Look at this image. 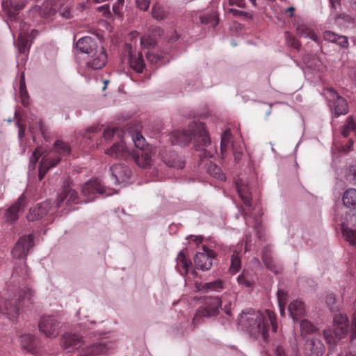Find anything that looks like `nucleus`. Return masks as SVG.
Wrapping results in <instances>:
<instances>
[{"label":"nucleus","instance_id":"1","mask_svg":"<svg viewBox=\"0 0 356 356\" xmlns=\"http://www.w3.org/2000/svg\"><path fill=\"white\" fill-rule=\"evenodd\" d=\"M240 323L255 339H261L266 341L268 331L271 326L274 332H277V324L274 312L266 309L264 312L254 309L243 311Z\"/></svg>","mask_w":356,"mask_h":356},{"label":"nucleus","instance_id":"2","mask_svg":"<svg viewBox=\"0 0 356 356\" xmlns=\"http://www.w3.org/2000/svg\"><path fill=\"white\" fill-rule=\"evenodd\" d=\"M170 138L172 144L183 146L187 145L194 138L196 149L200 152L198 156L202 162L204 159L213 157L216 152L208 149L211 146L210 137L204 124L200 122L191 124L187 130L173 132Z\"/></svg>","mask_w":356,"mask_h":356},{"label":"nucleus","instance_id":"3","mask_svg":"<svg viewBox=\"0 0 356 356\" xmlns=\"http://www.w3.org/2000/svg\"><path fill=\"white\" fill-rule=\"evenodd\" d=\"M132 140L138 149L129 152L125 147L124 142L120 141L106 150V154L115 159H133L141 168L148 167L152 161V154L149 149H144L145 145V138L138 131L132 135Z\"/></svg>","mask_w":356,"mask_h":356},{"label":"nucleus","instance_id":"4","mask_svg":"<svg viewBox=\"0 0 356 356\" xmlns=\"http://www.w3.org/2000/svg\"><path fill=\"white\" fill-rule=\"evenodd\" d=\"M34 291L29 286L20 287L18 294H5L0 297V313L10 321H15L20 313L25 300L31 303Z\"/></svg>","mask_w":356,"mask_h":356},{"label":"nucleus","instance_id":"5","mask_svg":"<svg viewBox=\"0 0 356 356\" xmlns=\"http://www.w3.org/2000/svg\"><path fill=\"white\" fill-rule=\"evenodd\" d=\"M71 149L67 143L60 140L56 141L54 145L53 150L42 156L39 168V179L42 180L47 172L56 165L62 156L69 155Z\"/></svg>","mask_w":356,"mask_h":356},{"label":"nucleus","instance_id":"6","mask_svg":"<svg viewBox=\"0 0 356 356\" xmlns=\"http://www.w3.org/2000/svg\"><path fill=\"white\" fill-rule=\"evenodd\" d=\"M222 302L218 297H207L204 299V305L200 307L196 312L193 319V324L200 323L203 317H211L216 316L219 312Z\"/></svg>","mask_w":356,"mask_h":356},{"label":"nucleus","instance_id":"7","mask_svg":"<svg viewBox=\"0 0 356 356\" xmlns=\"http://www.w3.org/2000/svg\"><path fill=\"white\" fill-rule=\"evenodd\" d=\"M29 0H3L2 8L6 12L11 24L10 29H17L15 24L18 23L19 12L27 4Z\"/></svg>","mask_w":356,"mask_h":356},{"label":"nucleus","instance_id":"8","mask_svg":"<svg viewBox=\"0 0 356 356\" xmlns=\"http://www.w3.org/2000/svg\"><path fill=\"white\" fill-rule=\"evenodd\" d=\"M26 24L20 23V33L17 40V48L19 54L22 56V60H25L31 44V38H34L38 33V31L32 29L29 33L25 28Z\"/></svg>","mask_w":356,"mask_h":356},{"label":"nucleus","instance_id":"9","mask_svg":"<svg viewBox=\"0 0 356 356\" xmlns=\"http://www.w3.org/2000/svg\"><path fill=\"white\" fill-rule=\"evenodd\" d=\"M60 322L52 315L43 316L39 322V329L47 337L54 338L59 334Z\"/></svg>","mask_w":356,"mask_h":356},{"label":"nucleus","instance_id":"10","mask_svg":"<svg viewBox=\"0 0 356 356\" xmlns=\"http://www.w3.org/2000/svg\"><path fill=\"white\" fill-rule=\"evenodd\" d=\"M216 253L213 250L202 245L201 251L197 252L194 257L195 265L197 269L203 271L209 270L213 265Z\"/></svg>","mask_w":356,"mask_h":356},{"label":"nucleus","instance_id":"11","mask_svg":"<svg viewBox=\"0 0 356 356\" xmlns=\"http://www.w3.org/2000/svg\"><path fill=\"white\" fill-rule=\"evenodd\" d=\"M33 246V236L32 234L21 237L13 249L12 254L17 259L25 258L30 249Z\"/></svg>","mask_w":356,"mask_h":356},{"label":"nucleus","instance_id":"12","mask_svg":"<svg viewBox=\"0 0 356 356\" xmlns=\"http://www.w3.org/2000/svg\"><path fill=\"white\" fill-rule=\"evenodd\" d=\"M104 192V186L98 179L87 181L82 188V195L86 198V202L92 201L97 194H103Z\"/></svg>","mask_w":356,"mask_h":356},{"label":"nucleus","instance_id":"13","mask_svg":"<svg viewBox=\"0 0 356 356\" xmlns=\"http://www.w3.org/2000/svg\"><path fill=\"white\" fill-rule=\"evenodd\" d=\"M113 348V343L107 341H102L97 344L82 348L77 356H99L108 353Z\"/></svg>","mask_w":356,"mask_h":356},{"label":"nucleus","instance_id":"14","mask_svg":"<svg viewBox=\"0 0 356 356\" xmlns=\"http://www.w3.org/2000/svg\"><path fill=\"white\" fill-rule=\"evenodd\" d=\"M324 351L325 346L321 339L316 337H311L307 339L304 348L306 356H321Z\"/></svg>","mask_w":356,"mask_h":356},{"label":"nucleus","instance_id":"15","mask_svg":"<svg viewBox=\"0 0 356 356\" xmlns=\"http://www.w3.org/2000/svg\"><path fill=\"white\" fill-rule=\"evenodd\" d=\"M333 333L338 340L343 338L348 332L349 321L346 315L337 314L334 317Z\"/></svg>","mask_w":356,"mask_h":356},{"label":"nucleus","instance_id":"16","mask_svg":"<svg viewBox=\"0 0 356 356\" xmlns=\"http://www.w3.org/2000/svg\"><path fill=\"white\" fill-rule=\"evenodd\" d=\"M26 206V197L24 195H22L17 201L6 211L4 215L6 221L13 222L17 220L19 218V214L24 210Z\"/></svg>","mask_w":356,"mask_h":356},{"label":"nucleus","instance_id":"17","mask_svg":"<svg viewBox=\"0 0 356 356\" xmlns=\"http://www.w3.org/2000/svg\"><path fill=\"white\" fill-rule=\"evenodd\" d=\"M52 207L51 201H44L38 204L35 207L31 208L27 215L29 221H35L45 216Z\"/></svg>","mask_w":356,"mask_h":356},{"label":"nucleus","instance_id":"18","mask_svg":"<svg viewBox=\"0 0 356 356\" xmlns=\"http://www.w3.org/2000/svg\"><path fill=\"white\" fill-rule=\"evenodd\" d=\"M236 186L239 196L245 206L248 207V211H244L243 214V217L246 219L248 216H250V208L252 207V197L250 188L247 184L243 183L241 180L236 182Z\"/></svg>","mask_w":356,"mask_h":356},{"label":"nucleus","instance_id":"19","mask_svg":"<svg viewBox=\"0 0 356 356\" xmlns=\"http://www.w3.org/2000/svg\"><path fill=\"white\" fill-rule=\"evenodd\" d=\"M92 54V58L88 62V66L92 70H99L102 68L107 61V55L104 47H100L97 48Z\"/></svg>","mask_w":356,"mask_h":356},{"label":"nucleus","instance_id":"20","mask_svg":"<svg viewBox=\"0 0 356 356\" xmlns=\"http://www.w3.org/2000/svg\"><path fill=\"white\" fill-rule=\"evenodd\" d=\"M64 202H66V204L71 207L72 204H78L81 201L76 191L69 187H64L63 191L58 195L56 207L58 208L62 207Z\"/></svg>","mask_w":356,"mask_h":356},{"label":"nucleus","instance_id":"21","mask_svg":"<svg viewBox=\"0 0 356 356\" xmlns=\"http://www.w3.org/2000/svg\"><path fill=\"white\" fill-rule=\"evenodd\" d=\"M177 265L176 268L182 275H188L189 273L193 275H196V271L193 269L192 263L190 259L186 258V256L183 250L180 251L176 259Z\"/></svg>","mask_w":356,"mask_h":356},{"label":"nucleus","instance_id":"22","mask_svg":"<svg viewBox=\"0 0 356 356\" xmlns=\"http://www.w3.org/2000/svg\"><path fill=\"white\" fill-rule=\"evenodd\" d=\"M331 101L332 103L330 106L334 111L335 117L345 115L348 112V106L346 100L339 96L334 91H332V99Z\"/></svg>","mask_w":356,"mask_h":356},{"label":"nucleus","instance_id":"23","mask_svg":"<svg viewBox=\"0 0 356 356\" xmlns=\"http://www.w3.org/2000/svg\"><path fill=\"white\" fill-rule=\"evenodd\" d=\"M81 344V337L76 334L65 333L62 336L61 345L68 351L79 348Z\"/></svg>","mask_w":356,"mask_h":356},{"label":"nucleus","instance_id":"24","mask_svg":"<svg viewBox=\"0 0 356 356\" xmlns=\"http://www.w3.org/2000/svg\"><path fill=\"white\" fill-rule=\"evenodd\" d=\"M76 47L81 52L88 54L93 53L98 48L95 40L88 36L80 38L76 43Z\"/></svg>","mask_w":356,"mask_h":356},{"label":"nucleus","instance_id":"25","mask_svg":"<svg viewBox=\"0 0 356 356\" xmlns=\"http://www.w3.org/2000/svg\"><path fill=\"white\" fill-rule=\"evenodd\" d=\"M33 13H38L40 17L43 18H49L56 13V9L53 7L51 1L47 0L43 4L40 6H35L32 10Z\"/></svg>","mask_w":356,"mask_h":356},{"label":"nucleus","instance_id":"26","mask_svg":"<svg viewBox=\"0 0 356 356\" xmlns=\"http://www.w3.org/2000/svg\"><path fill=\"white\" fill-rule=\"evenodd\" d=\"M288 310L293 321H298L305 312L304 303L299 300L291 302L289 305Z\"/></svg>","mask_w":356,"mask_h":356},{"label":"nucleus","instance_id":"27","mask_svg":"<svg viewBox=\"0 0 356 356\" xmlns=\"http://www.w3.org/2000/svg\"><path fill=\"white\" fill-rule=\"evenodd\" d=\"M110 170L116 182L123 181L126 177H129L130 172L127 166L121 164L113 165Z\"/></svg>","mask_w":356,"mask_h":356},{"label":"nucleus","instance_id":"28","mask_svg":"<svg viewBox=\"0 0 356 356\" xmlns=\"http://www.w3.org/2000/svg\"><path fill=\"white\" fill-rule=\"evenodd\" d=\"M342 201L346 207L356 210V189L350 188L346 190L342 197Z\"/></svg>","mask_w":356,"mask_h":356},{"label":"nucleus","instance_id":"29","mask_svg":"<svg viewBox=\"0 0 356 356\" xmlns=\"http://www.w3.org/2000/svg\"><path fill=\"white\" fill-rule=\"evenodd\" d=\"M129 61L130 67L136 72L141 73L143 71L145 63L141 53H138L137 56L130 53Z\"/></svg>","mask_w":356,"mask_h":356},{"label":"nucleus","instance_id":"30","mask_svg":"<svg viewBox=\"0 0 356 356\" xmlns=\"http://www.w3.org/2000/svg\"><path fill=\"white\" fill-rule=\"evenodd\" d=\"M342 234L349 244L356 248V228L349 227L345 223L341 224Z\"/></svg>","mask_w":356,"mask_h":356},{"label":"nucleus","instance_id":"31","mask_svg":"<svg viewBox=\"0 0 356 356\" xmlns=\"http://www.w3.org/2000/svg\"><path fill=\"white\" fill-rule=\"evenodd\" d=\"M20 343L24 349L33 353L36 348L35 337L31 334H24L20 337Z\"/></svg>","mask_w":356,"mask_h":356},{"label":"nucleus","instance_id":"32","mask_svg":"<svg viewBox=\"0 0 356 356\" xmlns=\"http://www.w3.org/2000/svg\"><path fill=\"white\" fill-rule=\"evenodd\" d=\"M21 102L24 106H27L29 104V96L26 90L25 83L24 73L22 72L19 78V90Z\"/></svg>","mask_w":356,"mask_h":356},{"label":"nucleus","instance_id":"33","mask_svg":"<svg viewBox=\"0 0 356 356\" xmlns=\"http://www.w3.org/2000/svg\"><path fill=\"white\" fill-rule=\"evenodd\" d=\"M208 173L214 178L220 181L225 180V175L222 172L221 168L216 163L209 161L206 163Z\"/></svg>","mask_w":356,"mask_h":356},{"label":"nucleus","instance_id":"34","mask_svg":"<svg viewBox=\"0 0 356 356\" xmlns=\"http://www.w3.org/2000/svg\"><path fill=\"white\" fill-rule=\"evenodd\" d=\"M296 31L297 35L300 38H309L315 42L318 41V38L316 33L304 24L298 25Z\"/></svg>","mask_w":356,"mask_h":356},{"label":"nucleus","instance_id":"35","mask_svg":"<svg viewBox=\"0 0 356 356\" xmlns=\"http://www.w3.org/2000/svg\"><path fill=\"white\" fill-rule=\"evenodd\" d=\"M334 23L339 26H347L355 24V19L345 13L334 15Z\"/></svg>","mask_w":356,"mask_h":356},{"label":"nucleus","instance_id":"36","mask_svg":"<svg viewBox=\"0 0 356 356\" xmlns=\"http://www.w3.org/2000/svg\"><path fill=\"white\" fill-rule=\"evenodd\" d=\"M353 133L356 136V119L353 116H348L341 131L344 137H348Z\"/></svg>","mask_w":356,"mask_h":356},{"label":"nucleus","instance_id":"37","mask_svg":"<svg viewBox=\"0 0 356 356\" xmlns=\"http://www.w3.org/2000/svg\"><path fill=\"white\" fill-rule=\"evenodd\" d=\"M261 259L265 266L271 271L276 272V266L271 257V250L269 247H265L262 250Z\"/></svg>","mask_w":356,"mask_h":356},{"label":"nucleus","instance_id":"38","mask_svg":"<svg viewBox=\"0 0 356 356\" xmlns=\"http://www.w3.org/2000/svg\"><path fill=\"white\" fill-rule=\"evenodd\" d=\"M241 268V259L240 252L234 251L231 257V265L229 268L232 274H236Z\"/></svg>","mask_w":356,"mask_h":356},{"label":"nucleus","instance_id":"39","mask_svg":"<svg viewBox=\"0 0 356 356\" xmlns=\"http://www.w3.org/2000/svg\"><path fill=\"white\" fill-rule=\"evenodd\" d=\"M203 289L206 291H221L224 289L222 281L218 280L213 282L205 283Z\"/></svg>","mask_w":356,"mask_h":356},{"label":"nucleus","instance_id":"40","mask_svg":"<svg viewBox=\"0 0 356 356\" xmlns=\"http://www.w3.org/2000/svg\"><path fill=\"white\" fill-rule=\"evenodd\" d=\"M172 159H165L164 162L165 164L172 168H176L178 169H182L184 167V162L182 161L177 154L173 153L172 154Z\"/></svg>","mask_w":356,"mask_h":356},{"label":"nucleus","instance_id":"41","mask_svg":"<svg viewBox=\"0 0 356 356\" xmlns=\"http://www.w3.org/2000/svg\"><path fill=\"white\" fill-rule=\"evenodd\" d=\"M200 19L202 24H208L212 27L216 26L218 24V17L216 13L200 16Z\"/></svg>","mask_w":356,"mask_h":356},{"label":"nucleus","instance_id":"42","mask_svg":"<svg viewBox=\"0 0 356 356\" xmlns=\"http://www.w3.org/2000/svg\"><path fill=\"white\" fill-rule=\"evenodd\" d=\"M345 179L349 184L356 185V163L350 165L346 170Z\"/></svg>","mask_w":356,"mask_h":356},{"label":"nucleus","instance_id":"43","mask_svg":"<svg viewBox=\"0 0 356 356\" xmlns=\"http://www.w3.org/2000/svg\"><path fill=\"white\" fill-rule=\"evenodd\" d=\"M232 137L231 131L229 129H227L222 134L221 137V143H220V150L222 154H224V152H226L229 144L230 143Z\"/></svg>","mask_w":356,"mask_h":356},{"label":"nucleus","instance_id":"44","mask_svg":"<svg viewBox=\"0 0 356 356\" xmlns=\"http://www.w3.org/2000/svg\"><path fill=\"white\" fill-rule=\"evenodd\" d=\"M237 280L240 285L245 287H251L254 283L253 279L248 272H243L238 277Z\"/></svg>","mask_w":356,"mask_h":356},{"label":"nucleus","instance_id":"45","mask_svg":"<svg viewBox=\"0 0 356 356\" xmlns=\"http://www.w3.org/2000/svg\"><path fill=\"white\" fill-rule=\"evenodd\" d=\"M300 329L302 334H310L316 330L315 326L307 320H302L300 322Z\"/></svg>","mask_w":356,"mask_h":356},{"label":"nucleus","instance_id":"46","mask_svg":"<svg viewBox=\"0 0 356 356\" xmlns=\"http://www.w3.org/2000/svg\"><path fill=\"white\" fill-rule=\"evenodd\" d=\"M325 302L331 311L334 312L338 310L337 300L334 294H327L326 296Z\"/></svg>","mask_w":356,"mask_h":356},{"label":"nucleus","instance_id":"47","mask_svg":"<svg viewBox=\"0 0 356 356\" xmlns=\"http://www.w3.org/2000/svg\"><path fill=\"white\" fill-rule=\"evenodd\" d=\"M285 35L288 46L296 49H300L301 46L300 42L293 35H291L289 32H286Z\"/></svg>","mask_w":356,"mask_h":356},{"label":"nucleus","instance_id":"48","mask_svg":"<svg viewBox=\"0 0 356 356\" xmlns=\"http://www.w3.org/2000/svg\"><path fill=\"white\" fill-rule=\"evenodd\" d=\"M43 154H44V152H42V147H37L34 150L32 156L30 158L31 163H32L33 164H35L38 162L40 157L43 155Z\"/></svg>","mask_w":356,"mask_h":356},{"label":"nucleus","instance_id":"49","mask_svg":"<svg viewBox=\"0 0 356 356\" xmlns=\"http://www.w3.org/2000/svg\"><path fill=\"white\" fill-rule=\"evenodd\" d=\"M349 334L350 341L356 339V316H354L352 318Z\"/></svg>","mask_w":356,"mask_h":356},{"label":"nucleus","instance_id":"50","mask_svg":"<svg viewBox=\"0 0 356 356\" xmlns=\"http://www.w3.org/2000/svg\"><path fill=\"white\" fill-rule=\"evenodd\" d=\"M338 35L334 33V32L327 31L323 33V38L325 40L332 42H336V41H338L337 39L339 38Z\"/></svg>","mask_w":356,"mask_h":356},{"label":"nucleus","instance_id":"51","mask_svg":"<svg viewBox=\"0 0 356 356\" xmlns=\"http://www.w3.org/2000/svg\"><path fill=\"white\" fill-rule=\"evenodd\" d=\"M152 15L156 19H163L164 18L163 11L156 6H154L152 8Z\"/></svg>","mask_w":356,"mask_h":356},{"label":"nucleus","instance_id":"52","mask_svg":"<svg viewBox=\"0 0 356 356\" xmlns=\"http://www.w3.org/2000/svg\"><path fill=\"white\" fill-rule=\"evenodd\" d=\"M59 15L63 18L70 19L72 17L71 10L68 6H63L59 10Z\"/></svg>","mask_w":356,"mask_h":356},{"label":"nucleus","instance_id":"53","mask_svg":"<svg viewBox=\"0 0 356 356\" xmlns=\"http://www.w3.org/2000/svg\"><path fill=\"white\" fill-rule=\"evenodd\" d=\"M287 293L283 290L277 291V300L279 305L286 304Z\"/></svg>","mask_w":356,"mask_h":356},{"label":"nucleus","instance_id":"54","mask_svg":"<svg viewBox=\"0 0 356 356\" xmlns=\"http://www.w3.org/2000/svg\"><path fill=\"white\" fill-rule=\"evenodd\" d=\"M150 5V0H137V6L143 11L148 10Z\"/></svg>","mask_w":356,"mask_h":356},{"label":"nucleus","instance_id":"55","mask_svg":"<svg viewBox=\"0 0 356 356\" xmlns=\"http://www.w3.org/2000/svg\"><path fill=\"white\" fill-rule=\"evenodd\" d=\"M228 12L231 14H232L233 16L234 17H241V16H243V17H250V14L247 12H244V11H242V10H237V9H234V8H230L229 9Z\"/></svg>","mask_w":356,"mask_h":356},{"label":"nucleus","instance_id":"56","mask_svg":"<svg viewBox=\"0 0 356 356\" xmlns=\"http://www.w3.org/2000/svg\"><path fill=\"white\" fill-rule=\"evenodd\" d=\"M118 130V128H113V129H106L104 131L103 136L106 140L110 139L111 137L114 136L115 132Z\"/></svg>","mask_w":356,"mask_h":356},{"label":"nucleus","instance_id":"57","mask_svg":"<svg viewBox=\"0 0 356 356\" xmlns=\"http://www.w3.org/2000/svg\"><path fill=\"white\" fill-rule=\"evenodd\" d=\"M229 3L231 6H236L239 8H245V0H228Z\"/></svg>","mask_w":356,"mask_h":356},{"label":"nucleus","instance_id":"58","mask_svg":"<svg viewBox=\"0 0 356 356\" xmlns=\"http://www.w3.org/2000/svg\"><path fill=\"white\" fill-rule=\"evenodd\" d=\"M337 40L338 41H336L335 43L339 44L340 46L343 47H346L348 45V38L345 36L339 35Z\"/></svg>","mask_w":356,"mask_h":356},{"label":"nucleus","instance_id":"59","mask_svg":"<svg viewBox=\"0 0 356 356\" xmlns=\"http://www.w3.org/2000/svg\"><path fill=\"white\" fill-rule=\"evenodd\" d=\"M324 336L328 343L334 344L336 343L335 339L332 337L331 332L325 331Z\"/></svg>","mask_w":356,"mask_h":356},{"label":"nucleus","instance_id":"60","mask_svg":"<svg viewBox=\"0 0 356 356\" xmlns=\"http://www.w3.org/2000/svg\"><path fill=\"white\" fill-rule=\"evenodd\" d=\"M17 126L19 127L18 135L20 138H22L24 136V132L26 130V127L24 125H22L19 123V122H17Z\"/></svg>","mask_w":356,"mask_h":356},{"label":"nucleus","instance_id":"61","mask_svg":"<svg viewBox=\"0 0 356 356\" xmlns=\"http://www.w3.org/2000/svg\"><path fill=\"white\" fill-rule=\"evenodd\" d=\"M332 8L337 10L341 6V0H329Z\"/></svg>","mask_w":356,"mask_h":356},{"label":"nucleus","instance_id":"62","mask_svg":"<svg viewBox=\"0 0 356 356\" xmlns=\"http://www.w3.org/2000/svg\"><path fill=\"white\" fill-rule=\"evenodd\" d=\"M38 126H39V131H40L41 134L45 137L46 136V127L44 125L43 122L42 121L40 120V122H38Z\"/></svg>","mask_w":356,"mask_h":356},{"label":"nucleus","instance_id":"63","mask_svg":"<svg viewBox=\"0 0 356 356\" xmlns=\"http://www.w3.org/2000/svg\"><path fill=\"white\" fill-rule=\"evenodd\" d=\"M339 356H356V352L346 351L341 353Z\"/></svg>","mask_w":356,"mask_h":356},{"label":"nucleus","instance_id":"64","mask_svg":"<svg viewBox=\"0 0 356 356\" xmlns=\"http://www.w3.org/2000/svg\"><path fill=\"white\" fill-rule=\"evenodd\" d=\"M147 58L150 62H157V58L154 55L151 54L150 53H148L147 54Z\"/></svg>","mask_w":356,"mask_h":356}]
</instances>
